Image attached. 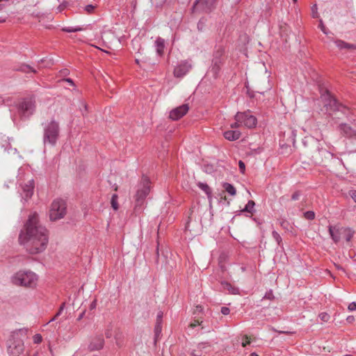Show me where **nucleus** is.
Segmentation results:
<instances>
[{"label": "nucleus", "mask_w": 356, "mask_h": 356, "mask_svg": "<svg viewBox=\"0 0 356 356\" xmlns=\"http://www.w3.org/2000/svg\"><path fill=\"white\" fill-rule=\"evenodd\" d=\"M241 133L238 130H227L223 133L224 137L229 140L234 141L241 137Z\"/></svg>", "instance_id": "20"}, {"label": "nucleus", "mask_w": 356, "mask_h": 356, "mask_svg": "<svg viewBox=\"0 0 356 356\" xmlns=\"http://www.w3.org/2000/svg\"><path fill=\"white\" fill-rule=\"evenodd\" d=\"M38 275L30 270H20L11 277V282L16 285L34 288L38 282Z\"/></svg>", "instance_id": "3"}, {"label": "nucleus", "mask_w": 356, "mask_h": 356, "mask_svg": "<svg viewBox=\"0 0 356 356\" xmlns=\"http://www.w3.org/2000/svg\"><path fill=\"white\" fill-rule=\"evenodd\" d=\"M191 69V65L187 61L181 62L174 70V75L176 77H182Z\"/></svg>", "instance_id": "16"}, {"label": "nucleus", "mask_w": 356, "mask_h": 356, "mask_svg": "<svg viewBox=\"0 0 356 356\" xmlns=\"http://www.w3.org/2000/svg\"><path fill=\"white\" fill-rule=\"evenodd\" d=\"M300 195H301V193H300V191H297L294 192V193L292 194V195H291V200H294V201L298 200L300 198Z\"/></svg>", "instance_id": "39"}, {"label": "nucleus", "mask_w": 356, "mask_h": 356, "mask_svg": "<svg viewBox=\"0 0 356 356\" xmlns=\"http://www.w3.org/2000/svg\"><path fill=\"white\" fill-rule=\"evenodd\" d=\"M17 109L21 119H29L35 111V100L33 97L21 99L17 104Z\"/></svg>", "instance_id": "7"}, {"label": "nucleus", "mask_w": 356, "mask_h": 356, "mask_svg": "<svg viewBox=\"0 0 356 356\" xmlns=\"http://www.w3.org/2000/svg\"><path fill=\"white\" fill-rule=\"evenodd\" d=\"M222 187L225 189V191L227 193H228L230 195L234 196L236 195V191L235 187L232 184L227 182H225L222 184Z\"/></svg>", "instance_id": "28"}, {"label": "nucleus", "mask_w": 356, "mask_h": 356, "mask_svg": "<svg viewBox=\"0 0 356 356\" xmlns=\"http://www.w3.org/2000/svg\"><path fill=\"white\" fill-rule=\"evenodd\" d=\"M15 70L19 71L23 73H29V72H33L36 73L37 71L33 67H32L31 65L22 63L20 65H19L17 67L15 68Z\"/></svg>", "instance_id": "24"}, {"label": "nucleus", "mask_w": 356, "mask_h": 356, "mask_svg": "<svg viewBox=\"0 0 356 356\" xmlns=\"http://www.w3.org/2000/svg\"><path fill=\"white\" fill-rule=\"evenodd\" d=\"M343 229L344 227H341L339 225L328 226V232L334 243H338L340 241Z\"/></svg>", "instance_id": "14"}, {"label": "nucleus", "mask_w": 356, "mask_h": 356, "mask_svg": "<svg viewBox=\"0 0 356 356\" xmlns=\"http://www.w3.org/2000/svg\"><path fill=\"white\" fill-rule=\"evenodd\" d=\"M349 195L351 197V198L356 203V190H350L349 191Z\"/></svg>", "instance_id": "47"}, {"label": "nucleus", "mask_w": 356, "mask_h": 356, "mask_svg": "<svg viewBox=\"0 0 356 356\" xmlns=\"http://www.w3.org/2000/svg\"><path fill=\"white\" fill-rule=\"evenodd\" d=\"M255 202L253 200H249L245 207L241 210V213L246 212L252 214L255 212Z\"/></svg>", "instance_id": "25"}, {"label": "nucleus", "mask_w": 356, "mask_h": 356, "mask_svg": "<svg viewBox=\"0 0 356 356\" xmlns=\"http://www.w3.org/2000/svg\"><path fill=\"white\" fill-rule=\"evenodd\" d=\"M104 345V339L103 336L97 335L92 338L88 348L90 351L99 350L103 348Z\"/></svg>", "instance_id": "15"}, {"label": "nucleus", "mask_w": 356, "mask_h": 356, "mask_svg": "<svg viewBox=\"0 0 356 356\" xmlns=\"http://www.w3.org/2000/svg\"><path fill=\"white\" fill-rule=\"evenodd\" d=\"M196 311L197 312H202V307L201 305H197L196 307Z\"/></svg>", "instance_id": "58"}, {"label": "nucleus", "mask_w": 356, "mask_h": 356, "mask_svg": "<svg viewBox=\"0 0 356 356\" xmlns=\"http://www.w3.org/2000/svg\"><path fill=\"white\" fill-rule=\"evenodd\" d=\"M346 321L349 323H352L355 321V317L353 316H348L346 318Z\"/></svg>", "instance_id": "53"}, {"label": "nucleus", "mask_w": 356, "mask_h": 356, "mask_svg": "<svg viewBox=\"0 0 356 356\" xmlns=\"http://www.w3.org/2000/svg\"><path fill=\"white\" fill-rule=\"evenodd\" d=\"M339 131L343 137L350 140L353 143H356V130L349 124L341 123L339 125Z\"/></svg>", "instance_id": "11"}, {"label": "nucleus", "mask_w": 356, "mask_h": 356, "mask_svg": "<svg viewBox=\"0 0 356 356\" xmlns=\"http://www.w3.org/2000/svg\"><path fill=\"white\" fill-rule=\"evenodd\" d=\"M220 291H228L231 294H239V289L232 286L227 281H222L220 282Z\"/></svg>", "instance_id": "18"}, {"label": "nucleus", "mask_w": 356, "mask_h": 356, "mask_svg": "<svg viewBox=\"0 0 356 356\" xmlns=\"http://www.w3.org/2000/svg\"><path fill=\"white\" fill-rule=\"evenodd\" d=\"M105 336L106 338H111L112 336L111 329H106L105 331Z\"/></svg>", "instance_id": "51"}, {"label": "nucleus", "mask_w": 356, "mask_h": 356, "mask_svg": "<svg viewBox=\"0 0 356 356\" xmlns=\"http://www.w3.org/2000/svg\"><path fill=\"white\" fill-rule=\"evenodd\" d=\"M85 312H86V311H83V312H82L79 315V316H78V318H77V320H78V321H80L81 319H82V318H83V316H84V314H85Z\"/></svg>", "instance_id": "57"}, {"label": "nucleus", "mask_w": 356, "mask_h": 356, "mask_svg": "<svg viewBox=\"0 0 356 356\" xmlns=\"http://www.w3.org/2000/svg\"><path fill=\"white\" fill-rule=\"evenodd\" d=\"M216 0H195L193 6V12L211 13L216 8Z\"/></svg>", "instance_id": "10"}, {"label": "nucleus", "mask_w": 356, "mask_h": 356, "mask_svg": "<svg viewBox=\"0 0 356 356\" xmlns=\"http://www.w3.org/2000/svg\"><path fill=\"white\" fill-rule=\"evenodd\" d=\"M63 81L69 83L72 86H74V83L73 80L70 78L64 79Z\"/></svg>", "instance_id": "54"}, {"label": "nucleus", "mask_w": 356, "mask_h": 356, "mask_svg": "<svg viewBox=\"0 0 356 356\" xmlns=\"http://www.w3.org/2000/svg\"><path fill=\"white\" fill-rule=\"evenodd\" d=\"M61 72H62L63 74H69V71H68V70H67V69L63 70V71H61Z\"/></svg>", "instance_id": "61"}, {"label": "nucleus", "mask_w": 356, "mask_h": 356, "mask_svg": "<svg viewBox=\"0 0 356 356\" xmlns=\"http://www.w3.org/2000/svg\"><path fill=\"white\" fill-rule=\"evenodd\" d=\"M33 340L34 343H40L42 340V337L41 334H36L33 337Z\"/></svg>", "instance_id": "38"}, {"label": "nucleus", "mask_w": 356, "mask_h": 356, "mask_svg": "<svg viewBox=\"0 0 356 356\" xmlns=\"http://www.w3.org/2000/svg\"><path fill=\"white\" fill-rule=\"evenodd\" d=\"M250 356H259V355L256 353H252Z\"/></svg>", "instance_id": "64"}, {"label": "nucleus", "mask_w": 356, "mask_h": 356, "mask_svg": "<svg viewBox=\"0 0 356 356\" xmlns=\"http://www.w3.org/2000/svg\"><path fill=\"white\" fill-rule=\"evenodd\" d=\"M250 344V340L248 337H245L242 341V346L246 347Z\"/></svg>", "instance_id": "45"}, {"label": "nucleus", "mask_w": 356, "mask_h": 356, "mask_svg": "<svg viewBox=\"0 0 356 356\" xmlns=\"http://www.w3.org/2000/svg\"><path fill=\"white\" fill-rule=\"evenodd\" d=\"M58 317H56V315L54 316V317H53L49 321V323L50 322H52V321H54Z\"/></svg>", "instance_id": "63"}, {"label": "nucleus", "mask_w": 356, "mask_h": 356, "mask_svg": "<svg viewBox=\"0 0 356 356\" xmlns=\"http://www.w3.org/2000/svg\"><path fill=\"white\" fill-rule=\"evenodd\" d=\"M150 191V181L148 177L143 176L140 182L137 186V190L135 195V211L140 212L145 200Z\"/></svg>", "instance_id": "5"}, {"label": "nucleus", "mask_w": 356, "mask_h": 356, "mask_svg": "<svg viewBox=\"0 0 356 356\" xmlns=\"http://www.w3.org/2000/svg\"><path fill=\"white\" fill-rule=\"evenodd\" d=\"M319 28L321 29V30L325 33V34H327V32L326 31V28L325 26H324L323 24V21L321 19L320 20V23H319Z\"/></svg>", "instance_id": "49"}, {"label": "nucleus", "mask_w": 356, "mask_h": 356, "mask_svg": "<svg viewBox=\"0 0 356 356\" xmlns=\"http://www.w3.org/2000/svg\"><path fill=\"white\" fill-rule=\"evenodd\" d=\"M42 125L44 144H49L51 146H54L59 137L60 127L58 123L52 120L49 122L42 124Z\"/></svg>", "instance_id": "6"}, {"label": "nucleus", "mask_w": 356, "mask_h": 356, "mask_svg": "<svg viewBox=\"0 0 356 356\" xmlns=\"http://www.w3.org/2000/svg\"><path fill=\"white\" fill-rule=\"evenodd\" d=\"M224 52H225L224 49L222 47H219L218 49H217L215 51L213 57L218 56V58H222V56Z\"/></svg>", "instance_id": "37"}, {"label": "nucleus", "mask_w": 356, "mask_h": 356, "mask_svg": "<svg viewBox=\"0 0 356 356\" xmlns=\"http://www.w3.org/2000/svg\"><path fill=\"white\" fill-rule=\"evenodd\" d=\"M342 236H343L347 242H350L355 234L353 229L350 227H344L342 232Z\"/></svg>", "instance_id": "26"}, {"label": "nucleus", "mask_w": 356, "mask_h": 356, "mask_svg": "<svg viewBox=\"0 0 356 356\" xmlns=\"http://www.w3.org/2000/svg\"><path fill=\"white\" fill-rule=\"evenodd\" d=\"M211 350V346L209 342H201L191 350V356H206Z\"/></svg>", "instance_id": "12"}, {"label": "nucleus", "mask_w": 356, "mask_h": 356, "mask_svg": "<svg viewBox=\"0 0 356 356\" xmlns=\"http://www.w3.org/2000/svg\"><path fill=\"white\" fill-rule=\"evenodd\" d=\"M81 8L83 9V10L87 13V14H92L94 13L95 8H96V6L95 5H92V4H88V5H86L83 7H81Z\"/></svg>", "instance_id": "32"}, {"label": "nucleus", "mask_w": 356, "mask_h": 356, "mask_svg": "<svg viewBox=\"0 0 356 356\" xmlns=\"http://www.w3.org/2000/svg\"><path fill=\"white\" fill-rule=\"evenodd\" d=\"M291 140H292V143L294 145L295 144V142H296V140H295V137H296V134H295V131H291Z\"/></svg>", "instance_id": "56"}, {"label": "nucleus", "mask_w": 356, "mask_h": 356, "mask_svg": "<svg viewBox=\"0 0 356 356\" xmlns=\"http://www.w3.org/2000/svg\"><path fill=\"white\" fill-rule=\"evenodd\" d=\"M163 313L162 311H159L158 313H157V315H156V323H160L162 324V319H163Z\"/></svg>", "instance_id": "40"}, {"label": "nucleus", "mask_w": 356, "mask_h": 356, "mask_svg": "<svg viewBox=\"0 0 356 356\" xmlns=\"http://www.w3.org/2000/svg\"><path fill=\"white\" fill-rule=\"evenodd\" d=\"M47 229L39 222L36 213L30 215L19 235V242L32 254L43 252L48 244Z\"/></svg>", "instance_id": "1"}, {"label": "nucleus", "mask_w": 356, "mask_h": 356, "mask_svg": "<svg viewBox=\"0 0 356 356\" xmlns=\"http://www.w3.org/2000/svg\"><path fill=\"white\" fill-rule=\"evenodd\" d=\"M238 168H239L240 172L243 174L245 170V165L242 161H239Z\"/></svg>", "instance_id": "42"}, {"label": "nucleus", "mask_w": 356, "mask_h": 356, "mask_svg": "<svg viewBox=\"0 0 356 356\" xmlns=\"http://www.w3.org/2000/svg\"><path fill=\"white\" fill-rule=\"evenodd\" d=\"M207 19L206 17H201L197 22V28L199 31H203L206 26Z\"/></svg>", "instance_id": "31"}, {"label": "nucleus", "mask_w": 356, "mask_h": 356, "mask_svg": "<svg viewBox=\"0 0 356 356\" xmlns=\"http://www.w3.org/2000/svg\"><path fill=\"white\" fill-rule=\"evenodd\" d=\"M23 194L22 198L24 200L31 198L33 194L34 189V180L31 179L28 181V183L22 186Z\"/></svg>", "instance_id": "17"}, {"label": "nucleus", "mask_w": 356, "mask_h": 356, "mask_svg": "<svg viewBox=\"0 0 356 356\" xmlns=\"http://www.w3.org/2000/svg\"><path fill=\"white\" fill-rule=\"evenodd\" d=\"M66 203L62 199L53 201L49 210V218L51 221L63 218L66 214Z\"/></svg>", "instance_id": "8"}, {"label": "nucleus", "mask_w": 356, "mask_h": 356, "mask_svg": "<svg viewBox=\"0 0 356 356\" xmlns=\"http://www.w3.org/2000/svg\"><path fill=\"white\" fill-rule=\"evenodd\" d=\"M234 119L236 121L241 122L243 127L248 129L255 127L257 124L256 117L253 115L249 110L244 112H237L234 116Z\"/></svg>", "instance_id": "9"}, {"label": "nucleus", "mask_w": 356, "mask_h": 356, "mask_svg": "<svg viewBox=\"0 0 356 356\" xmlns=\"http://www.w3.org/2000/svg\"><path fill=\"white\" fill-rule=\"evenodd\" d=\"M274 298H275V296H274L273 292L271 289L266 291L264 296L263 297V299H267V300H272Z\"/></svg>", "instance_id": "36"}, {"label": "nucleus", "mask_w": 356, "mask_h": 356, "mask_svg": "<svg viewBox=\"0 0 356 356\" xmlns=\"http://www.w3.org/2000/svg\"><path fill=\"white\" fill-rule=\"evenodd\" d=\"M202 321L200 322L199 320H194L193 322H192L190 325V326L192 327V328H195V327L198 326V325H202Z\"/></svg>", "instance_id": "46"}, {"label": "nucleus", "mask_w": 356, "mask_h": 356, "mask_svg": "<svg viewBox=\"0 0 356 356\" xmlns=\"http://www.w3.org/2000/svg\"><path fill=\"white\" fill-rule=\"evenodd\" d=\"M62 312L63 311L59 309L58 312L56 314V317H58L62 314Z\"/></svg>", "instance_id": "60"}, {"label": "nucleus", "mask_w": 356, "mask_h": 356, "mask_svg": "<svg viewBox=\"0 0 356 356\" xmlns=\"http://www.w3.org/2000/svg\"><path fill=\"white\" fill-rule=\"evenodd\" d=\"M83 29L79 26H66L62 29V31L66 33H75L82 31Z\"/></svg>", "instance_id": "30"}, {"label": "nucleus", "mask_w": 356, "mask_h": 356, "mask_svg": "<svg viewBox=\"0 0 356 356\" xmlns=\"http://www.w3.org/2000/svg\"><path fill=\"white\" fill-rule=\"evenodd\" d=\"M197 186L202 190L208 196H210L211 194V190L210 187L206 183L198 182L197 184Z\"/></svg>", "instance_id": "29"}, {"label": "nucleus", "mask_w": 356, "mask_h": 356, "mask_svg": "<svg viewBox=\"0 0 356 356\" xmlns=\"http://www.w3.org/2000/svg\"><path fill=\"white\" fill-rule=\"evenodd\" d=\"M82 106H83L85 111H87L88 106L85 102L81 103Z\"/></svg>", "instance_id": "62"}, {"label": "nucleus", "mask_w": 356, "mask_h": 356, "mask_svg": "<svg viewBox=\"0 0 356 356\" xmlns=\"http://www.w3.org/2000/svg\"><path fill=\"white\" fill-rule=\"evenodd\" d=\"M162 331V324L160 323H156L154 326V343L156 344L157 341L161 338Z\"/></svg>", "instance_id": "27"}, {"label": "nucleus", "mask_w": 356, "mask_h": 356, "mask_svg": "<svg viewBox=\"0 0 356 356\" xmlns=\"http://www.w3.org/2000/svg\"><path fill=\"white\" fill-rule=\"evenodd\" d=\"M26 333V329H19L12 332L8 341V352L10 356H19L23 353L24 338Z\"/></svg>", "instance_id": "2"}, {"label": "nucleus", "mask_w": 356, "mask_h": 356, "mask_svg": "<svg viewBox=\"0 0 356 356\" xmlns=\"http://www.w3.org/2000/svg\"><path fill=\"white\" fill-rule=\"evenodd\" d=\"M321 97L323 102L324 107L327 112H341L346 116L348 115L350 113L349 108L340 104L337 99L332 95L329 90H325L324 92L321 94Z\"/></svg>", "instance_id": "4"}, {"label": "nucleus", "mask_w": 356, "mask_h": 356, "mask_svg": "<svg viewBox=\"0 0 356 356\" xmlns=\"http://www.w3.org/2000/svg\"><path fill=\"white\" fill-rule=\"evenodd\" d=\"M65 302H63V303L61 304V305L60 306V308H59V309H60V310L63 311V310H64V309H65Z\"/></svg>", "instance_id": "59"}, {"label": "nucleus", "mask_w": 356, "mask_h": 356, "mask_svg": "<svg viewBox=\"0 0 356 356\" xmlns=\"http://www.w3.org/2000/svg\"><path fill=\"white\" fill-rule=\"evenodd\" d=\"M220 312L223 315H228L230 312V309L227 307H222Z\"/></svg>", "instance_id": "44"}, {"label": "nucleus", "mask_w": 356, "mask_h": 356, "mask_svg": "<svg viewBox=\"0 0 356 356\" xmlns=\"http://www.w3.org/2000/svg\"><path fill=\"white\" fill-rule=\"evenodd\" d=\"M189 110L188 104H184L177 108H173L169 114V118L172 120H178L185 115Z\"/></svg>", "instance_id": "13"}, {"label": "nucleus", "mask_w": 356, "mask_h": 356, "mask_svg": "<svg viewBox=\"0 0 356 356\" xmlns=\"http://www.w3.org/2000/svg\"><path fill=\"white\" fill-rule=\"evenodd\" d=\"M304 217L307 220H314L315 218V213L313 211H307L304 213Z\"/></svg>", "instance_id": "34"}, {"label": "nucleus", "mask_w": 356, "mask_h": 356, "mask_svg": "<svg viewBox=\"0 0 356 356\" xmlns=\"http://www.w3.org/2000/svg\"><path fill=\"white\" fill-rule=\"evenodd\" d=\"M272 236H273V238L275 239V241L277 242V243L279 245H280L282 241L281 236L276 231H273L272 232Z\"/></svg>", "instance_id": "35"}, {"label": "nucleus", "mask_w": 356, "mask_h": 356, "mask_svg": "<svg viewBox=\"0 0 356 356\" xmlns=\"http://www.w3.org/2000/svg\"><path fill=\"white\" fill-rule=\"evenodd\" d=\"M0 145L1 147L4 149L5 152H7L8 154L10 153L9 149H8V147H10L11 150L13 151V154H15L17 153V149L16 148H13L10 143L9 142V138H5V136H2L0 138Z\"/></svg>", "instance_id": "21"}, {"label": "nucleus", "mask_w": 356, "mask_h": 356, "mask_svg": "<svg viewBox=\"0 0 356 356\" xmlns=\"http://www.w3.org/2000/svg\"><path fill=\"white\" fill-rule=\"evenodd\" d=\"M321 319L324 321V322H327L329 321L330 319V316L327 314V313H321L320 315H319Z\"/></svg>", "instance_id": "41"}, {"label": "nucleus", "mask_w": 356, "mask_h": 356, "mask_svg": "<svg viewBox=\"0 0 356 356\" xmlns=\"http://www.w3.org/2000/svg\"><path fill=\"white\" fill-rule=\"evenodd\" d=\"M222 63V59L218 56L213 57L211 66V72L213 74V76L216 77L220 70V67Z\"/></svg>", "instance_id": "19"}, {"label": "nucleus", "mask_w": 356, "mask_h": 356, "mask_svg": "<svg viewBox=\"0 0 356 356\" xmlns=\"http://www.w3.org/2000/svg\"><path fill=\"white\" fill-rule=\"evenodd\" d=\"M154 44H155V47H156V53L159 56L163 55V51H164V48H165V41H164V40L163 38H158L155 40Z\"/></svg>", "instance_id": "23"}, {"label": "nucleus", "mask_w": 356, "mask_h": 356, "mask_svg": "<svg viewBox=\"0 0 356 356\" xmlns=\"http://www.w3.org/2000/svg\"><path fill=\"white\" fill-rule=\"evenodd\" d=\"M312 17L316 18L318 17L317 6L315 4L312 7Z\"/></svg>", "instance_id": "43"}, {"label": "nucleus", "mask_w": 356, "mask_h": 356, "mask_svg": "<svg viewBox=\"0 0 356 356\" xmlns=\"http://www.w3.org/2000/svg\"><path fill=\"white\" fill-rule=\"evenodd\" d=\"M115 340H116V345L118 346V347H121L122 345V343L119 340V337L118 336H115Z\"/></svg>", "instance_id": "55"}, {"label": "nucleus", "mask_w": 356, "mask_h": 356, "mask_svg": "<svg viewBox=\"0 0 356 356\" xmlns=\"http://www.w3.org/2000/svg\"><path fill=\"white\" fill-rule=\"evenodd\" d=\"M239 127H243V126H242L241 122H238V121H236V122L234 123L231 124V128H232V129H236V128H238Z\"/></svg>", "instance_id": "50"}, {"label": "nucleus", "mask_w": 356, "mask_h": 356, "mask_svg": "<svg viewBox=\"0 0 356 356\" xmlns=\"http://www.w3.org/2000/svg\"><path fill=\"white\" fill-rule=\"evenodd\" d=\"M334 44L336 46L341 50L342 49H355V46L353 44L348 43L343 40H334Z\"/></svg>", "instance_id": "22"}, {"label": "nucleus", "mask_w": 356, "mask_h": 356, "mask_svg": "<svg viewBox=\"0 0 356 356\" xmlns=\"http://www.w3.org/2000/svg\"><path fill=\"white\" fill-rule=\"evenodd\" d=\"M118 197L117 194H113L111 197V206H112L113 209L115 211H117L119 208L118 203Z\"/></svg>", "instance_id": "33"}, {"label": "nucleus", "mask_w": 356, "mask_h": 356, "mask_svg": "<svg viewBox=\"0 0 356 356\" xmlns=\"http://www.w3.org/2000/svg\"><path fill=\"white\" fill-rule=\"evenodd\" d=\"M348 309L350 312L356 310V302H352L351 303H350L348 307Z\"/></svg>", "instance_id": "48"}, {"label": "nucleus", "mask_w": 356, "mask_h": 356, "mask_svg": "<svg viewBox=\"0 0 356 356\" xmlns=\"http://www.w3.org/2000/svg\"><path fill=\"white\" fill-rule=\"evenodd\" d=\"M97 307V300H94L90 305V310H93L96 308Z\"/></svg>", "instance_id": "52"}]
</instances>
